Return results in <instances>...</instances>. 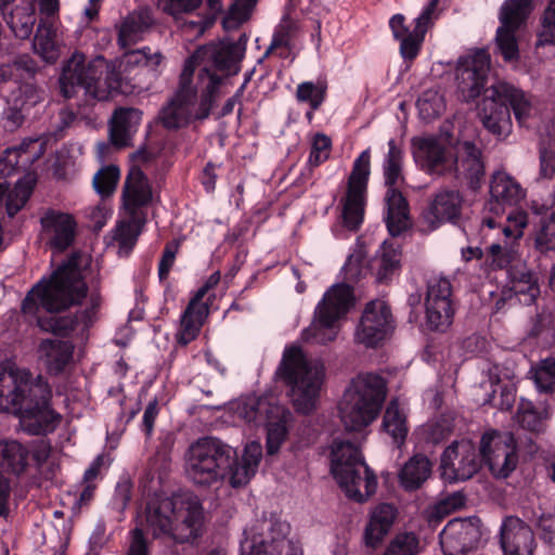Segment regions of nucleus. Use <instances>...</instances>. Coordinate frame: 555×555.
Returning a JSON list of instances; mask_svg holds the SVG:
<instances>
[{
    "label": "nucleus",
    "instance_id": "f257e3e1",
    "mask_svg": "<svg viewBox=\"0 0 555 555\" xmlns=\"http://www.w3.org/2000/svg\"><path fill=\"white\" fill-rule=\"evenodd\" d=\"M489 70L490 54L483 49L459 59L456 83L463 99L475 101L483 93L480 104L482 124L496 137L511 132L512 112L520 127H528L532 105L526 92L505 81H496L486 88Z\"/></svg>",
    "mask_w": 555,
    "mask_h": 555
},
{
    "label": "nucleus",
    "instance_id": "f03ea898",
    "mask_svg": "<svg viewBox=\"0 0 555 555\" xmlns=\"http://www.w3.org/2000/svg\"><path fill=\"white\" fill-rule=\"evenodd\" d=\"M89 267V261L81 253H72L49 279L42 278L27 293L22 301L23 314L34 319L36 325L43 332L64 336L80 332L74 315L47 317L40 315V310L53 314L81 305L89 291L85 281V272Z\"/></svg>",
    "mask_w": 555,
    "mask_h": 555
},
{
    "label": "nucleus",
    "instance_id": "7ed1b4c3",
    "mask_svg": "<svg viewBox=\"0 0 555 555\" xmlns=\"http://www.w3.org/2000/svg\"><path fill=\"white\" fill-rule=\"evenodd\" d=\"M51 389L41 377L26 370L0 371V409L20 414L26 430L36 436L53 433L61 415L50 405Z\"/></svg>",
    "mask_w": 555,
    "mask_h": 555
},
{
    "label": "nucleus",
    "instance_id": "20e7f679",
    "mask_svg": "<svg viewBox=\"0 0 555 555\" xmlns=\"http://www.w3.org/2000/svg\"><path fill=\"white\" fill-rule=\"evenodd\" d=\"M57 82L60 94L66 100L83 91L94 100L106 101L118 94H131L137 88L127 67L121 69V65L116 67L87 62L79 52L64 61Z\"/></svg>",
    "mask_w": 555,
    "mask_h": 555
},
{
    "label": "nucleus",
    "instance_id": "39448f33",
    "mask_svg": "<svg viewBox=\"0 0 555 555\" xmlns=\"http://www.w3.org/2000/svg\"><path fill=\"white\" fill-rule=\"evenodd\" d=\"M247 41L248 36L243 33L235 41L222 39L217 43H207L191 56L198 67V83L203 89L197 119L209 117L220 87L228 78L240 73Z\"/></svg>",
    "mask_w": 555,
    "mask_h": 555
},
{
    "label": "nucleus",
    "instance_id": "423d86ee",
    "mask_svg": "<svg viewBox=\"0 0 555 555\" xmlns=\"http://www.w3.org/2000/svg\"><path fill=\"white\" fill-rule=\"evenodd\" d=\"M145 519L155 539L165 535L179 544H194L203 535V506L199 499L191 492L150 501Z\"/></svg>",
    "mask_w": 555,
    "mask_h": 555
},
{
    "label": "nucleus",
    "instance_id": "0eeeda50",
    "mask_svg": "<svg viewBox=\"0 0 555 555\" xmlns=\"http://www.w3.org/2000/svg\"><path fill=\"white\" fill-rule=\"evenodd\" d=\"M275 375L289 388L291 401L298 413L308 415L317 409L324 372L311 365L300 346L284 349Z\"/></svg>",
    "mask_w": 555,
    "mask_h": 555
},
{
    "label": "nucleus",
    "instance_id": "6e6552de",
    "mask_svg": "<svg viewBox=\"0 0 555 555\" xmlns=\"http://www.w3.org/2000/svg\"><path fill=\"white\" fill-rule=\"evenodd\" d=\"M387 395L386 380L375 373L353 378L339 403L347 431H361L379 415Z\"/></svg>",
    "mask_w": 555,
    "mask_h": 555
},
{
    "label": "nucleus",
    "instance_id": "1a4fd4ad",
    "mask_svg": "<svg viewBox=\"0 0 555 555\" xmlns=\"http://www.w3.org/2000/svg\"><path fill=\"white\" fill-rule=\"evenodd\" d=\"M331 473L346 496L354 502L363 503L376 491V475L366 465L359 447L349 440H334Z\"/></svg>",
    "mask_w": 555,
    "mask_h": 555
},
{
    "label": "nucleus",
    "instance_id": "9d476101",
    "mask_svg": "<svg viewBox=\"0 0 555 555\" xmlns=\"http://www.w3.org/2000/svg\"><path fill=\"white\" fill-rule=\"evenodd\" d=\"M235 464V449L215 437L198 439L189 449L185 472L197 486L210 487L228 481Z\"/></svg>",
    "mask_w": 555,
    "mask_h": 555
},
{
    "label": "nucleus",
    "instance_id": "9b49d317",
    "mask_svg": "<svg viewBox=\"0 0 555 555\" xmlns=\"http://www.w3.org/2000/svg\"><path fill=\"white\" fill-rule=\"evenodd\" d=\"M403 159V150L395 139H390L388 152L383 162V175L387 188L385 222L392 237L401 235L409 228V203L400 191V186L404 183Z\"/></svg>",
    "mask_w": 555,
    "mask_h": 555
},
{
    "label": "nucleus",
    "instance_id": "f8f14e48",
    "mask_svg": "<svg viewBox=\"0 0 555 555\" xmlns=\"http://www.w3.org/2000/svg\"><path fill=\"white\" fill-rule=\"evenodd\" d=\"M38 62L29 54H21L0 66V80L12 81L16 87L8 96V104L30 109L43 100V90L36 83Z\"/></svg>",
    "mask_w": 555,
    "mask_h": 555
},
{
    "label": "nucleus",
    "instance_id": "ddd939ff",
    "mask_svg": "<svg viewBox=\"0 0 555 555\" xmlns=\"http://www.w3.org/2000/svg\"><path fill=\"white\" fill-rule=\"evenodd\" d=\"M196 68L194 57L186 59L179 77L178 89L170 102L159 113V120L164 128L168 130L179 129L188 125L191 119L198 120L196 114L199 105L192 114V107L195 105L198 91H201L199 98L203 93L198 83V74L196 75V85L193 83Z\"/></svg>",
    "mask_w": 555,
    "mask_h": 555
},
{
    "label": "nucleus",
    "instance_id": "4468645a",
    "mask_svg": "<svg viewBox=\"0 0 555 555\" xmlns=\"http://www.w3.org/2000/svg\"><path fill=\"white\" fill-rule=\"evenodd\" d=\"M356 297L353 287L347 283L332 285L323 295L314 310V327L310 337L318 343L332 341L336 333L335 323L353 308Z\"/></svg>",
    "mask_w": 555,
    "mask_h": 555
},
{
    "label": "nucleus",
    "instance_id": "2eb2a0df",
    "mask_svg": "<svg viewBox=\"0 0 555 555\" xmlns=\"http://www.w3.org/2000/svg\"><path fill=\"white\" fill-rule=\"evenodd\" d=\"M370 175L371 153L367 149L354 159L346 194L340 199L343 224L349 231H358L364 221Z\"/></svg>",
    "mask_w": 555,
    "mask_h": 555
},
{
    "label": "nucleus",
    "instance_id": "dca6fc26",
    "mask_svg": "<svg viewBox=\"0 0 555 555\" xmlns=\"http://www.w3.org/2000/svg\"><path fill=\"white\" fill-rule=\"evenodd\" d=\"M289 529L273 516L262 519L251 539L241 543L242 555H301L298 543L287 538Z\"/></svg>",
    "mask_w": 555,
    "mask_h": 555
},
{
    "label": "nucleus",
    "instance_id": "f3484780",
    "mask_svg": "<svg viewBox=\"0 0 555 555\" xmlns=\"http://www.w3.org/2000/svg\"><path fill=\"white\" fill-rule=\"evenodd\" d=\"M480 457L495 478H507L517 467L518 454L512 433L490 430L480 439Z\"/></svg>",
    "mask_w": 555,
    "mask_h": 555
},
{
    "label": "nucleus",
    "instance_id": "a211bd4d",
    "mask_svg": "<svg viewBox=\"0 0 555 555\" xmlns=\"http://www.w3.org/2000/svg\"><path fill=\"white\" fill-rule=\"evenodd\" d=\"M412 155L416 166L431 177L453 175L457 169L455 154L436 135L414 137Z\"/></svg>",
    "mask_w": 555,
    "mask_h": 555
},
{
    "label": "nucleus",
    "instance_id": "6ab92c4d",
    "mask_svg": "<svg viewBox=\"0 0 555 555\" xmlns=\"http://www.w3.org/2000/svg\"><path fill=\"white\" fill-rule=\"evenodd\" d=\"M426 325L433 332L444 333L453 323L455 313L452 285L444 276H431L425 298Z\"/></svg>",
    "mask_w": 555,
    "mask_h": 555
},
{
    "label": "nucleus",
    "instance_id": "aec40b11",
    "mask_svg": "<svg viewBox=\"0 0 555 555\" xmlns=\"http://www.w3.org/2000/svg\"><path fill=\"white\" fill-rule=\"evenodd\" d=\"M395 320L390 307L383 300H372L363 309L356 330V339L367 348H376L391 335Z\"/></svg>",
    "mask_w": 555,
    "mask_h": 555
},
{
    "label": "nucleus",
    "instance_id": "412c9836",
    "mask_svg": "<svg viewBox=\"0 0 555 555\" xmlns=\"http://www.w3.org/2000/svg\"><path fill=\"white\" fill-rule=\"evenodd\" d=\"M50 454L51 447L46 443L30 449L17 440H0V468L15 476L23 475L31 465L40 469Z\"/></svg>",
    "mask_w": 555,
    "mask_h": 555
},
{
    "label": "nucleus",
    "instance_id": "4be33fe9",
    "mask_svg": "<svg viewBox=\"0 0 555 555\" xmlns=\"http://www.w3.org/2000/svg\"><path fill=\"white\" fill-rule=\"evenodd\" d=\"M482 464L480 452L470 442L454 441L443 451L440 467L446 479L457 482L472 478Z\"/></svg>",
    "mask_w": 555,
    "mask_h": 555
},
{
    "label": "nucleus",
    "instance_id": "5701e85b",
    "mask_svg": "<svg viewBox=\"0 0 555 555\" xmlns=\"http://www.w3.org/2000/svg\"><path fill=\"white\" fill-rule=\"evenodd\" d=\"M540 294L539 275L526 262H517L508 269L507 283L501 292L503 301L516 299L524 306H531Z\"/></svg>",
    "mask_w": 555,
    "mask_h": 555
},
{
    "label": "nucleus",
    "instance_id": "b1692460",
    "mask_svg": "<svg viewBox=\"0 0 555 555\" xmlns=\"http://www.w3.org/2000/svg\"><path fill=\"white\" fill-rule=\"evenodd\" d=\"M529 209L539 217L532 232L534 249L541 255L555 254L554 198L546 201L531 199Z\"/></svg>",
    "mask_w": 555,
    "mask_h": 555
},
{
    "label": "nucleus",
    "instance_id": "393cba45",
    "mask_svg": "<svg viewBox=\"0 0 555 555\" xmlns=\"http://www.w3.org/2000/svg\"><path fill=\"white\" fill-rule=\"evenodd\" d=\"M500 546L504 555H533V531L519 517L506 516L500 528Z\"/></svg>",
    "mask_w": 555,
    "mask_h": 555
},
{
    "label": "nucleus",
    "instance_id": "a878e982",
    "mask_svg": "<svg viewBox=\"0 0 555 555\" xmlns=\"http://www.w3.org/2000/svg\"><path fill=\"white\" fill-rule=\"evenodd\" d=\"M40 224L51 248L63 251L74 243L77 222L73 215L48 208L40 218Z\"/></svg>",
    "mask_w": 555,
    "mask_h": 555
},
{
    "label": "nucleus",
    "instance_id": "bb28decb",
    "mask_svg": "<svg viewBox=\"0 0 555 555\" xmlns=\"http://www.w3.org/2000/svg\"><path fill=\"white\" fill-rule=\"evenodd\" d=\"M41 155L39 139H24L18 145L7 147L0 154V179L27 170Z\"/></svg>",
    "mask_w": 555,
    "mask_h": 555
},
{
    "label": "nucleus",
    "instance_id": "cd10ccee",
    "mask_svg": "<svg viewBox=\"0 0 555 555\" xmlns=\"http://www.w3.org/2000/svg\"><path fill=\"white\" fill-rule=\"evenodd\" d=\"M489 193L490 199L486 203V209L495 216L504 214L506 207L516 206L525 197L521 185L502 171L492 176Z\"/></svg>",
    "mask_w": 555,
    "mask_h": 555
},
{
    "label": "nucleus",
    "instance_id": "c85d7f7f",
    "mask_svg": "<svg viewBox=\"0 0 555 555\" xmlns=\"http://www.w3.org/2000/svg\"><path fill=\"white\" fill-rule=\"evenodd\" d=\"M462 206L463 196L459 191L442 190L434 196L423 216L430 230H436L446 222L457 224Z\"/></svg>",
    "mask_w": 555,
    "mask_h": 555
},
{
    "label": "nucleus",
    "instance_id": "c756f323",
    "mask_svg": "<svg viewBox=\"0 0 555 555\" xmlns=\"http://www.w3.org/2000/svg\"><path fill=\"white\" fill-rule=\"evenodd\" d=\"M438 3L439 0H430L414 20V27L411 34L398 40L400 41V55L406 68H410L421 53L425 35L434 26L435 18L437 17L436 10Z\"/></svg>",
    "mask_w": 555,
    "mask_h": 555
},
{
    "label": "nucleus",
    "instance_id": "7c9ffc66",
    "mask_svg": "<svg viewBox=\"0 0 555 555\" xmlns=\"http://www.w3.org/2000/svg\"><path fill=\"white\" fill-rule=\"evenodd\" d=\"M122 206L131 216H137L138 209L152 202V186L147 176L139 167H131L122 188Z\"/></svg>",
    "mask_w": 555,
    "mask_h": 555
},
{
    "label": "nucleus",
    "instance_id": "2f4dec72",
    "mask_svg": "<svg viewBox=\"0 0 555 555\" xmlns=\"http://www.w3.org/2000/svg\"><path fill=\"white\" fill-rule=\"evenodd\" d=\"M457 169L453 171L457 177L463 176L467 186L476 192L485 180V164L482 153L474 142L465 141L460 146Z\"/></svg>",
    "mask_w": 555,
    "mask_h": 555
},
{
    "label": "nucleus",
    "instance_id": "473e14b6",
    "mask_svg": "<svg viewBox=\"0 0 555 555\" xmlns=\"http://www.w3.org/2000/svg\"><path fill=\"white\" fill-rule=\"evenodd\" d=\"M396 517L397 509L391 504L382 503L376 506L364 530L365 545L374 550L377 548L389 533Z\"/></svg>",
    "mask_w": 555,
    "mask_h": 555
},
{
    "label": "nucleus",
    "instance_id": "72a5a7b5",
    "mask_svg": "<svg viewBox=\"0 0 555 555\" xmlns=\"http://www.w3.org/2000/svg\"><path fill=\"white\" fill-rule=\"evenodd\" d=\"M38 351L51 375H60L73 360L74 345L56 338L42 339Z\"/></svg>",
    "mask_w": 555,
    "mask_h": 555
},
{
    "label": "nucleus",
    "instance_id": "f704fd0d",
    "mask_svg": "<svg viewBox=\"0 0 555 555\" xmlns=\"http://www.w3.org/2000/svg\"><path fill=\"white\" fill-rule=\"evenodd\" d=\"M401 248L392 242L385 241L371 263L375 270L376 282L388 284L401 270Z\"/></svg>",
    "mask_w": 555,
    "mask_h": 555
},
{
    "label": "nucleus",
    "instance_id": "c9c22d12",
    "mask_svg": "<svg viewBox=\"0 0 555 555\" xmlns=\"http://www.w3.org/2000/svg\"><path fill=\"white\" fill-rule=\"evenodd\" d=\"M282 413H284L283 405L272 398L249 397L237 405L238 416L256 426H260L264 421H268L272 414L276 416Z\"/></svg>",
    "mask_w": 555,
    "mask_h": 555
},
{
    "label": "nucleus",
    "instance_id": "e433bc0d",
    "mask_svg": "<svg viewBox=\"0 0 555 555\" xmlns=\"http://www.w3.org/2000/svg\"><path fill=\"white\" fill-rule=\"evenodd\" d=\"M261 456V447L256 442L245 447L241 459L235 451V464H233V472L231 475L232 488L237 489L249 482L256 474Z\"/></svg>",
    "mask_w": 555,
    "mask_h": 555
},
{
    "label": "nucleus",
    "instance_id": "4c0bfd02",
    "mask_svg": "<svg viewBox=\"0 0 555 555\" xmlns=\"http://www.w3.org/2000/svg\"><path fill=\"white\" fill-rule=\"evenodd\" d=\"M431 474V463L424 454L413 455L400 469L399 482L406 491L422 487Z\"/></svg>",
    "mask_w": 555,
    "mask_h": 555
},
{
    "label": "nucleus",
    "instance_id": "58836bf2",
    "mask_svg": "<svg viewBox=\"0 0 555 555\" xmlns=\"http://www.w3.org/2000/svg\"><path fill=\"white\" fill-rule=\"evenodd\" d=\"M534 10L533 0H505L500 9V26L518 30Z\"/></svg>",
    "mask_w": 555,
    "mask_h": 555
},
{
    "label": "nucleus",
    "instance_id": "ea45409f",
    "mask_svg": "<svg viewBox=\"0 0 555 555\" xmlns=\"http://www.w3.org/2000/svg\"><path fill=\"white\" fill-rule=\"evenodd\" d=\"M37 22L36 9L33 2L25 1L16 5L9 15L7 23L18 39H28Z\"/></svg>",
    "mask_w": 555,
    "mask_h": 555
},
{
    "label": "nucleus",
    "instance_id": "a19ab883",
    "mask_svg": "<svg viewBox=\"0 0 555 555\" xmlns=\"http://www.w3.org/2000/svg\"><path fill=\"white\" fill-rule=\"evenodd\" d=\"M281 415L272 414L268 421L260 426L267 429V452L270 455L276 454L288 435V423L292 421V412L283 405Z\"/></svg>",
    "mask_w": 555,
    "mask_h": 555
},
{
    "label": "nucleus",
    "instance_id": "79ce46f5",
    "mask_svg": "<svg viewBox=\"0 0 555 555\" xmlns=\"http://www.w3.org/2000/svg\"><path fill=\"white\" fill-rule=\"evenodd\" d=\"M34 50L47 63H54L59 57V50L55 42V29L51 23L41 21L38 24L35 38Z\"/></svg>",
    "mask_w": 555,
    "mask_h": 555
},
{
    "label": "nucleus",
    "instance_id": "37998d69",
    "mask_svg": "<svg viewBox=\"0 0 555 555\" xmlns=\"http://www.w3.org/2000/svg\"><path fill=\"white\" fill-rule=\"evenodd\" d=\"M382 427L398 447L404 443L409 428L405 416L400 411L396 400H391L387 405Z\"/></svg>",
    "mask_w": 555,
    "mask_h": 555
},
{
    "label": "nucleus",
    "instance_id": "c03bdc74",
    "mask_svg": "<svg viewBox=\"0 0 555 555\" xmlns=\"http://www.w3.org/2000/svg\"><path fill=\"white\" fill-rule=\"evenodd\" d=\"M498 371V366L490 370L489 382L492 390L487 395L486 403L508 411L514 406L516 390L511 385L501 384Z\"/></svg>",
    "mask_w": 555,
    "mask_h": 555
},
{
    "label": "nucleus",
    "instance_id": "a18cd8bd",
    "mask_svg": "<svg viewBox=\"0 0 555 555\" xmlns=\"http://www.w3.org/2000/svg\"><path fill=\"white\" fill-rule=\"evenodd\" d=\"M486 262L492 270H506L517 262H521L518 259V251L515 244H508L505 242L504 245L500 243H493L488 247Z\"/></svg>",
    "mask_w": 555,
    "mask_h": 555
},
{
    "label": "nucleus",
    "instance_id": "49530a36",
    "mask_svg": "<svg viewBox=\"0 0 555 555\" xmlns=\"http://www.w3.org/2000/svg\"><path fill=\"white\" fill-rule=\"evenodd\" d=\"M528 337L539 340L543 345L555 344V315L547 310H542L531 319Z\"/></svg>",
    "mask_w": 555,
    "mask_h": 555
},
{
    "label": "nucleus",
    "instance_id": "de8ad7c7",
    "mask_svg": "<svg viewBox=\"0 0 555 555\" xmlns=\"http://www.w3.org/2000/svg\"><path fill=\"white\" fill-rule=\"evenodd\" d=\"M117 43L120 49L126 50L135 44L146 28V24L141 15L129 14L117 26Z\"/></svg>",
    "mask_w": 555,
    "mask_h": 555
},
{
    "label": "nucleus",
    "instance_id": "09e8293b",
    "mask_svg": "<svg viewBox=\"0 0 555 555\" xmlns=\"http://www.w3.org/2000/svg\"><path fill=\"white\" fill-rule=\"evenodd\" d=\"M516 29L499 26L495 34V43L504 62L516 65L521 61V51L516 38Z\"/></svg>",
    "mask_w": 555,
    "mask_h": 555
},
{
    "label": "nucleus",
    "instance_id": "8fccbe9b",
    "mask_svg": "<svg viewBox=\"0 0 555 555\" xmlns=\"http://www.w3.org/2000/svg\"><path fill=\"white\" fill-rule=\"evenodd\" d=\"M416 107L422 120L431 121L444 112V98L438 90L427 89L418 96Z\"/></svg>",
    "mask_w": 555,
    "mask_h": 555
},
{
    "label": "nucleus",
    "instance_id": "3c124183",
    "mask_svg": "<svg viewBox=\"0 0 555 555\" xmlns=\"http://www.w3.org/2000/svg\"><path fill=\"white\" fill-rule=\"evenodd\" d=\"M327 95L326 82L304 81L297 86L296 100L309 104L312 111H318L325 102Z\"/></svg>",
    "mask_w": 555,
    "mask_h": 555
},
{
    "label": "nucleus",
    "instance_id": "603ef678",
    "mask_svg": "<svg viewBox=\"0 0 555 555\" xmlns=\"http://www.w3.org/2000/svg\"><path fill=\"white\" fill-rule=\"evenodd\" d=\"M141 221L135 216L117 224L114 238L118 243L120 250L129 254L133 249L141 233Z\"/></svg>",
    "mask_w": 555,
    "mask_h": 555
},
{
    "label": "nucleus",
    "instance_id": "864d4df0",
    "mask_svg": "<svg viewBox=\"0 0 555 555\" xmlns=\"http://www.w3.org/2000/svg\"><path fill=\"white\" fill-rule=\"evenodd\" d=\"M120 179V169L116 165L102 167L93 177V188L102 198L111 197Z\"/></svg>",
    "mask_w": 555,
    "mask_h": 555
},
{
    "label": "nucleus",
    "instance_id": "5fc2aeb1",
    "mask_svg": "<svg viewBox=\"0 0 555 555\" xmlns=\"http://www.w3.org/2000/svg\"><path fill=\"white\" fill-rule=\"evenodd\" d=\"M258 0H233L227 16L222 21L225 29L236 28L247 22Z\"/></svg>",
    "mask_w": 555,
    "mask_h": 555
},
{
    "label": "nucleus",
    "instance_id": "6e6d98bb",
    "mask_svg": "<svg viewBox=\"0 0 555 555\" xmlns=\"http://www.w3.org/2000/svg\"><path fill=\"white\" fill-rule=\"evenodd\" d=\"M516 417L518 424L529 431L540 433L543 428L542 416L531 401L519 403Z\"/></svg>",
    "mask_w": 555,
    "mask_h": 555
},
{
    "label": "nucleus",
    "instance_id": "4d7b16f0",
    "mask_svg": "<svg viewBox=\"0 0 555 555\" xmlns=\"http://www.w3.org/2000/svg\"><path fill=\"white\" fill-rule=\"evenodd\" d=\"M508 225H504L502 232L505 238L509 240L508 244H515L524 235V229L528 224V214L525 210L513 209L507 215Z\"/></svg>",
    "mask_w": 555,
    "mask_h": 555
},
{
    "label": "nucleus",
    "instance_id": "13d9d810",
    "mask_svg": "<svg viewBox=\"0 0 555 555\" xmlns=\"http://www.w3.org/2000/svg\"><path fill=\"white\" fill-rule=\"evenodd\" d=\"M418 540L412 532L396 535L383 555H416Z\"/></svg>",
    "mask_w": 555,
    "mask_h": 555
},
{
    "label": "nucleus",
    "instance_id": "bf43d9fd",
    "mask_svg": "<svg viewBox=\"0 0 555 555\" xmlns=\"http://www.w3.org/2000/svg\"><path fill=\"white\" fill-rule=\"evenodd\" d=\"M341 271L344 272V278L350 282H359L362 278H364L369 271V268L365 266V255L359 249L348 256Z\"/></svg>",
    "mask_w": 555,
    "mask_h": 555
},
{
    "label": "nucleus",
    "instance_id": "052dcab7",
    "mask_svg": "<svg viewBox=\"0 0 555 555\" xmlns=\"http://www.w3.org/2000/svg\"><path fill=\"white\" fill-rule=\"evenodd\" d=\"M102 302L101 295L98 292H93L89 298V305L85 309L78 310L74 317L77 322L80 332H88L96 320V314Z\"/></svg>",
    "mask_w": 555,
    "mask_h": 555
},
{
    "label": "nucleus",
    "instance_id": "680f3d73",
    "mask_svg": "<svg viewBox=\"0 0 555 555\" xmlns=\"http://www.w3.org/2000/svg\"><path fill=\"white\" fill-rule=\"evenodd\" d=\"M201 330V323L196 322L193 318V311L185 309L182 319L180 328L177 334V341L181 346H186L191 341H193Z\"/></svg>",
    "mask_w": 555,
    "mask_h": 555
},
{
    "label": "nucleus",
    "instance_id": "e2e57ef3",
    "mask_svg": "<svg viewBox=\"0 0 555 555\" xmlns=\"http://www.w3.org/2000/svg\"><path fill=\"white\" fill-rule=\"evenodd\" d=\"M162 59L160 53H152V50L147 47L127 54L128 64H133L138 67H146L150 70H156Z\"/></svg>",
    "mask_w": 555,
    "mask_h": 555
},
{
    "label": "nucleus",
    "instance_id": "0e129e2a",
    "mask_svg": "<svg viewBox=\"0 0 555 555\" xmlns=\"http://www.w3.org/2000/svg\"><path fill=\"white\" fill-rule=\"evenodd\" d=\"M178 248L179 245L175 241L169 242L165 245L158 263V278L162 283L168 279L170 270L175 264Z\"/></svg>",
    "mask_w": 555,
    "mask_h": 555
},
{
    "label": "nucleus",
    "instance_id": "69168bd1",
    "mask_svg": "<svg viewBox=\"0 0 555 555\" xmlns=\"http://www.w3.org/2000/svg\"><path fill=\"white\" fill-rule=\"evenodd\" d=\"M139 111L132 107H119L113 115V137L117 132H125L131 125L133 118L138 117Z\"/></svg>",
    "mask_w": 555,
    "mask_h": 555
},
{
    "label": "nucleus",
    "instance_id": "338daca9",
    "mask_svg": "<svg viewBox=\"0 0 555 555\" xmlns=\"http://www.w3.org/2000/svg\"><path fill=\"white\" fill-rule=\"evenodd\" d=\"M130 537V545L126 555H151L150 543L141 528L135 527L132 529Z\"/></svg>",
    "mask_w": 555,
    "mask_h": 555
},
{
    "label": "nucleus",
    "instance_id": "774afa93",
    "mask_svg": "<svg viewBox=\"0 0 555 555\" xmlns=\"http://www.w3.org/2000/svg\"><path fill=\"white\" fill-rule=\"evenodd\" d=\"M547 46L555 47V23L540 20L534 48L538 52L539 49Z\"/></svg>",
    "mask_w": 555,
    "mask_h": 555
}]
</instances>
